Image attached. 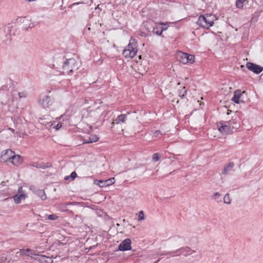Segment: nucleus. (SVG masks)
Instances as JSON below:
<instances>
[{
  "label": "nucleus",
  "mask_w": 263,
  "mask_h": 263,
  "mask_svg": "<svg viewBox=\"0 0 263 263\" xmlns=\"http://www.w3.org/2000/svg\"><path fill=\"white\" fill-rule=\"evenodd\" d=\"M75 216H76V218H78V217H79V216L78 215H76Z\"/></svg>",
  "instance_id": "48"
},
{
  "label": "nucleus",
  "mask_w": 263,
  "mask_h": 263,
  "mask_svg": "<svg viewBox=\"0 0 263 263\" xmlns=\"http://www.w3.org/2000/svg\"><path fill=\"white\" fill-rule=\"evenodd\" d=\"M218 130L223 135L231 134L233 133L230 128L226 124V121H221L217 124Z\"/></svg>",
  "instance_id": "5"
},
{
  "label": "nucleus",
  "mask_w": 263,
  "mask_h": 263,
  "mask_svg": "<svg viewBox=\"0 0 263 263\" xmlns=\"http://www.w3.org/2000/svg\"><path fill=\"white\" fill-rule=\"evenodd\" d=\"M6 259V257H2V262L3 261H5V260Z\"/></svg>",
  "instance_id": "41"
},
{
  "label": "nucleus",
  "mask_w": 263,
  "mask_h": 263,
  "mask_svg": "<svg viewBox=\"0 0 263 263\" xmlns=\"http://www.w3.org/2000/svg\"><path fill=\"white\" fill-rule=\"evenodd\" d=\"M67 205H73V210L76 212H78L81 210V209L84 206V203L83 202H69L66 203Z\"/></svg>",
  "instance_id": "17"
},
{
  "label": "nucleus",
  "mask_w": 263,
  "mask_h": 263,
  "mask_svg": "<svg viewBox=\"0 0 263 263\" xmlns=\"http://www.w3.org/2000/svg\"><path fill=\"white\" fill-rule=\"evenodd\" d=\"M114 182H115L114 178H111L108 179L106 180H95V184H96L97 185H99V186H100L101 187L109 186L110 185L114 184Z\"/></svg>",
  "instance_id": "10"
},
{
  "label": "nucleus",
  "mask_w": 263,
  "mask_h": 263,
  "mask_svg": "<svg viewBox=\"0 0 263 263\" xmlns=\"http://www.w3.org/2000/svg\"><path fill=\"white\" fill-rule=\"evenodd\" d=\"M8 129L10 130L11 132H12L13 133L15 132V130L12 128L9 127L8 128Z\"/></svg>",
  "instance_id": "38"
},
{
  "label": "nucleus",
  "mask_w": 263,
  "mask_h": 263,
  "mask_svg": "<svg viewBox=\"0 0 263 263\" xmlns=\"http://www.w3.org/2000/svg\"><path fill=\"white\" fill-rule=\"evenodd\" d=\"M33 258L42 263H52L53 262L51 257L44 255H37L36 257H34Z\"/></svg>",
  "instance_id": "12"
},
{
  "label": "nucleus",
  "mask_w": 263,
  "mask_h": 263,
  "mask_svg": "<svg viewBox=\"0 0 263 263\" xmlns=\"http://www.w3.org/2000/svg\"><path fill=\"white\" fill-rule=\"evenodd\" d=\"M39 103L44 108H47L51 105L52 101L49 96H44L42 97V98L40 99Z\"/></svg>",
  "instance_id": "11"
},
{
  "label": "nucleus",
  "mask_w": 263,
  "mask_h": 263,
  "mask_svg": "<svg viewBox=\"0 0 263 263\" xmlns=\"http://www.w3.org/2000/svg\"><path fill=\"white\" fill-rule=\"evenodd\" d=\"M129 112H127L125 114H121L115 119V121L117 124L125 123L128 120V116H129Z\"/></svg>",
  "instance_id": "13"
},
{
  "label": "nucleus",
  "mask_w": 263,
  "mask_h": 263,
  "mask_svg": "<svg viewBox=\"0 0 263 263\" xmlns=\"http://www.w3.org/2000/svg\"><path fill=\"white\" fill-rule=\"evenodd\" d=\"M14 155V152L10 149L4 151L1 156V160L4 162L10 161Z\"/></svg>",
  "instance_id": "6"
},
{
  "label": "nucleus",
  "mask_w": 263,
  "mask_h": 263,
  "mask_svg": "<svg viewBox=\"0 0 263 263\" xmlns=\"http://www.w3.org/2000/svg\"><path fill=\"white\" fill-rule=\"evenodd\" d=\"M18 96L20 98H25L27 96V93L25 92H18Z\"/></svg>",
  "instance_id": "34"
},
{
  "label": "nucleus",
  "mask_w": 263,
  "mask_h": 263,
  "mask_svg": "<svg viewBox=\"0 0 263 263\" xmlns=\"http://www.w3.org/2000/svg\"><path fill=\"white\" fill-rule=\"evenodd\" d=\"M48 218L51 220H55L58 218V216L55 214H51L48 215Z\"/></svg>",
  "instance_id": "31"
},
{
  "label": "nucleus",
  "mask_w": 263,
  "mask_h": 263,
  "mask_svg": "<svg viewBox=\"0 0 263 263\" xmlns=\"http://www.w3.org/2000/svg\"><path fill=\"white\" fill-rule=\"evenodd\" d=\"M80 3H74V5H77V4H80Z\"/></svg>",
  "instance_id": "47"
},
{
  "label": "nucleus",
  "mask_w": 263,
  "mask_h": 263,
  "mask_svg": "<svg viewBox=\"0 0 263 263\" xmlns=\"http://www.w3.org/2000/svg\"><path fill=\"white\" fill-rule=\"evenodd\" d=\"M160 25H162V27L160 28V29L162 30V32L163 31L166 30L167 28L168 27V24L167 23H160Z\"/></svg>",
  "instance_id": "30"
},
{
  "label": "nucleus",
  "mask_w": 263,
  "mask_h": 263,
  "mask_svg": "<svg viewBox=\"0 0 263 263\" xmlns=\"http://www.w3.org/2000/svg\"><path fill=\"white\" fill-rule=\"evenodd\" d=\"M126 49H129L130 51L135 52L136 55L138 51L137 43L136 40L135 39H131Z\"/></svg>",
  "instance_id": "15"
},
{
  "label": "nucleus",
  "mask_w": 263,
  "mask_h": 263,
  "mask_svg": "<svg viewBox=\"0 0 263 263\" xmlns=\"http://www.w3.org/2000/svg\"><path fill=\"white\" fill-rule=\"evenodd\" d=\"M245 1V0H236V6L237 8L239 9H241L243 7V3Z\"/></svg>",
  "instance_id": "27"
},
{
  "label": "nucleus",
  "mask_w": 263,
  "mask_h": 263,
  "mask_svg": "<svg viewBox=\"0 0 263 263\" xmlns=\"http://www.w3.org/2000/svg\"><path fill=\"white\" fill-rule=\"evenodd\" d=\"M186 94V91L185 89V87H183L179 92V96L181 99H184Z\"/></svg>",
  "instance_id": "26"
},
{
  "label": "nucleus",
  "mask_w": 263,
  "mask_h": 263,
  "mask_svg": "<svg viewBox=\"0 0 263 263\" xmlns=\"http://www.w3.org/2000/svg\"><path fill=\"white\" fill-rule=\"evenodd\" d=\"M214 16L212 14H206L205 15H200L197 24L202 28L209 29L214 24Z\"/></svg>",
  "instance_id": "2"
},
{
  "label": "nucleus",
  "mask_w": 263,
  "mask_h": 263,
  "mask_svg": "<svg viewBox=\"0 0 263 263\" xmlns=\"http://www.w3.org/2000/svg\"><path fill=\"white\" fill-rule=\"evenodd\" d=\"M67 211L70 213L73 214V212L72 211L67 210Z\"/></svg>",
  "instance_id": "42"
},
{
  "label": "nucleus",
  "mask_w": 263,
  "mask_h": 263,
  "mask_svg": "<svg viewBox=\"0 0 263 263\" xmlns=\"http://www.w3.org/2000/svg\"><path fill=\"white\" fill-rule=\"evenodd\" d=\"M27 197L26 194L23 190L22 186H19L17 191V194L13 196L14 201L15 203L18 204L21 200L25 199Z\"/></svg>",
  "instance_id": "8"
},
{
  "label": "nucleus",
  "mask_w": 263,
  "mask_h": 263,
  "mask_svg": "<svg viewBox=\"0 0 263 263\" xmlns=\"http://www.w3.org/2000/svg\"><path fill=\"white\" fill-rule=\"evenodd\" d=\"M139 59H141V55H139Z\"/></svg>",
  "instance_id": "49"
},
{
  "label": "nucleus",
  "mask_w": 263,
  "mask_h": 263,
  "mask_svg": "<svg viewBox=\"0 0 263 263\" xmlns=\"http://www.w3.org/2000/svg\"><path fill=\"white\" fill-rule=\"evenodd\" d=\"M194 252H195V251L192 250L189 247H185L179 248L174 252H167L165 253V255H169L172 257H174L179 256L181 254L184 256H187Z\"/></svg>",
  "instance_id": "3"
},
{
  "label": "nucleus",
  "mask_w": 263,
  "mask_h": 263,
  "mask_svg": "<svg viewBox=\"0 0 263 263\" xmlns=\"http://www.w3.org/2000/svg\"><path fill=\"white\" fill-rule=\"evenodd\" d=\"M36 195L42 200H45L47 198L45 193L43 190H38L36 191Z\"/></svg>",
  "instance_id": "23"
},
{
  "label": "nucleus",
  "mask_w": 263,
  "mask_h": 263,
  "mask_svg": "<svg viewBox=\"0 0 263 263\" xmlns=\"http://www.w3.org/2000/svg\"><path fill=\"white\" fill-rule=\"evenodd\" d=\"M223 202L226 204H230L231 203V199L230 198L229 194H227L225 195L223 198Z\"/></svg>",
  "instance_id": "29"
},
{
  "label": "nucleus",
  "mask_w": 263,
  "mask_h": 263,
  "mask_svg": "<svg viewBox=\"0 0 263 263\" xmlns=\"http://www.w3.org/2000/svg\"><path fill=\"white\" fill-rule=\"evenodd\" d=\"M226 122V124L228 125V126L230 128L233 133L235 132L240 126L239 123L237 122L235 119H232L231 120Z\"/></svg>",
  "instance_id": "14"
},
{
  "label": "nucleus",
  "mask_w": 263,
  "mask_h": 263,
  "mask_svg": "<svg viewBox=\"0 0 263 263\" xmlns=\"http://www.w3.org/2000/svg\"><path fill=\"white\" fill-rule=\"evenodd\" d=\"M153 33L157 35H161L162 32L159 27H154L152 31Z\"/></svg>",
  "instance_id": "24"
},
{
  "label": "nucleus",
  "mask_w": 263,
  "mask_h": 263,
  "mask_svg": "<svg viewBox=\"0 0 263 263\" xmlns=\"http://www.w3.org/2000/svg\"><path fill=\"white\" fill-rule=\"evenodd\" d=\"M25 252H26V249H20V251L17 252L16 253V256H18L17 255L18 254H20V255H26V254L25 253Z\"/></svg>",
  "instance_id": "33"
},
{
  "label": "nucleus",
  "mask_w": 263,
  "mask_h": 263,
  "mask_svg": "<svg viewBox=\"0 0 263 263\" xmlns=\"http://www.w3.org/2000/svg\"><path fill=\"white\" fill-rule=\"evenodd\" d=\"M219 196H220V194H219L218 192H216V193H215V194H214V196H215V197H219Z\"/></svg>",
  "instance_id": "39"
},
{
  "label": "nucleus",
  "mask_w": 263,
  "mask_h": 263,
  "mask_svg": "<svg viewBox=\"0 0 263 263\" xmlns=\"http://www.w3.org/2000/svg\"><path fill=\"white\" fill-rule=\"evenodd\" d=\"M5 87V85L1 87V90H3V89H4V88Z\"/></svg>",
  "instance_id": "44"
},
{
  "label": "nucleus",
  "mask_w": 263,
  "mask_h": 263,
  "mask_svg": "<svg viewBox=\"0 0 263 263\" xmlns=\"http://www.w3.org/2000/svg\"><path fill=\"white\" fill-rule=\"evenodd\" d=\"M144 219V212L142 211H140L138 215V220H142Z\"/></svg>",
  "instance_id": "32"
},
{
  "label": "nucleus",
  "mask_w": 263,
  "mask_h": 263,
  "mask_svg": "<svg viewBox=\"0 0 263 263\" xmlns=\"http://www.w3.org/2000/svg\"><path fill=\"white\" fill-rule=\"evenodd\" d=\"M69 177V176L65 177V179L67 180Z\"/></svg>",
  "instance_id": "46"
},
{
  "label": "nucleus",
  "mask_w": 263,
  "mask_h": 263,
  "mask_svg": "<svg viewBox=\"0 0 263 263\" xmlns=\"http://www.w3.org/2000/svg\"><path fill=\"white\" fill-rule=\"evenodd\" d=\"M48 124H49V125L50 126H51V125H52V123L51 122H49V123H48Z\"/></svg>",
  "instance_id": "43"
},
{
  "label": "nucleus",
  "mask_w": 263,
  "mask_h": 263,
  "mask_svg": "<svg viewBox=\"0 0 263 263\" xmlns=\"http://www.w3.org/2000/svg\"><path fill=\"white\" fill-rule=\"evenodd\" d=\"M247 68L256 74H259L263 71V67L251 62H247Z\"/></svg>",
  "instance_id": "7"
},
{
  "label": "nucleus",
  "mask_w": 263,
  "mask_h": 263,
  "mask_svg": "<svg viewBox=\"0 0 263 263\" xmlns=\"http://www.w3.org/2000/svg\"><path fill=\"white\" fill-rule=\"evenodd\" d=\"M161 135V133L159 130H156L154 133V136L155 137H158L160 135Z\"/></svg>",
  "instance_id": "36"
},
{
  "label": "nucleus",
  "mask_w": 263,
  "mask_h": 263,
  "mask_svg": "<svg viewBox=\"0 0 263 263\" xmlns=\"http://www.w3.org/2000/svg\"><path fill=\"white\" fill-rule=\"evenodd\" d=\"M26 252H27V253H29V254H26V256H31V257L33 258V257L32 256V255H34L35 256V257H36V255H37L38 254H36L35 253V251L34 250H32L31 249H26Z\"/></svg>",
  "instance_id": "25"
},
{
  "label": "nucleus",
  "mask_w": 263,
  "mask_h": 263,
  "mask_svg": "<svg viewBox=\"0 0 263 263\" xmlns=\"http://www.w3.org/2000/svg\"><path fill=\"white\" fill-rule=\"evenodd\" d=\"M63 63V71L62 73L65 74H69L78 69L79 64L74 58L66 59Z\"/></svg>",
  "instance_id": "1"
},
{
  "label": "nucleus",
  "mask_w": 263,
  "mask_h": 263,
  "mask_svg": "<svg viewBox=\"0 0 263 263\" xmlns=\"http://www.w3.org/2000/svg\"><path fill=\"white\" fill-rule=\"evenodd\" d=\"M98 140L99 138L96 135H93L90 136L88 139H84L83 143H92L98 141Z\"/></svg>",
  "instance_id": "21"
},
{
  "label": "nucleus",
  "mask_w": 263,
  "mask_h": 263,
  "mask_svg": "<svg viewBox=\"0 0 263 263\" xmlns=\"http://www.w3.org/2000/svg\"><path fill=\"white\" fill-rule=\"evenodd\" d=\"M242 93H245V91H243V92H241L240 90H236L234 92V96H233V98L232 99V100L234 102H235L237 104H239L240 102L239 99H240L241 96L242 95Z\"/></svg>",
  "instance_id": "20"
},
{
  "label": "nucleus",
  "mask_w": 263,
  "mask_h": 263,
  "mask_svg": "<svg viewBox=\"0 0 263 263\" xmlns=\"http://www.w3.org/2000/svg\"><path fill=\"white\" fill-rule=\"evenodd\" d=\"M22 159L20 155H14L11 159L10 162H11L13 165L17 166L22 163Z\"/></svg>",
  "instance_id": "19"
},
{
  "label": "nucleus",
  "mask_w": 263,
  "mask_h": 263,
  "mask_svg": "<svg viewBox=\"0 0 263 263\" xmlns=\"http://www.w3.org/2000/svg\"><path fill=\"white\" fill-rule=\"evenodd\" d=\"M31 165L33 167L42 169H46L51 166V164L50 163L45 164L44 163L33 162Z\"/></svg>",
  "instance_id": "18"
},
{
  "label": "nucleus",
  "mask_w": 263,
  "mask_h": 263,
  "mask_svg": "<svg viewBox=\"0 0 263 263\" xmlns=\"http://www.w3.org/2000/svg\"><path fill=\"white\" fill-rule=\"evenodd\" d=\"M160 157L161 155L159 153H157L153 154L152 159L154 162H157L160 160Z\"/></svg>",
  "instance_id": "28"
},
{
  "label": "nucleus",
  "mask_w": 263,
  "mask_h": 263,
  "mask_svg": "<svg viewBox=\"0 0 263 263\" xmlns=\"http://www.w3.org/2000/svg\"><path fill=\"white\" fill-rule=\"evenodd\" d=\"M77 174L75 172H73L71 173L70 176V177L71 178V180H74L76 177H77Z\"/></svg>",
  "instance_id": "35"
},
{
  "label": "nucleus",
  "mask_w": 263,
  "mask_h": 263,
  "mask_svg": "<svg viewBox=\"0 0 263 263\" xmlns=\"http://www.w3.org/2000/svg\"><path fill=\"white\" fill-rule=\"evenodd\" d=\"M234 165L235 164L233 162H229V163L225 165L222 171V174L224 176L228 175L231 172L233 171Z\"/></svg>",
  "instance_id": "16"
},
{
  "label": "nucleus",
  "mask_w": 263,
  "mask_h": 263,
  "mask_svg": "<svg viewBox=\"0 0 263 263\" xmlns=\"http://www.w3.org/2000/svg\"><path fill=\"white\" fill-rule=\"evenodd\" d=\"M62 127V124L61 122H59L57 125L54 127V128L57 129V130H58L61 127Z\"/></svg>",
  "instance_id": "37"
},
{
  "label": "nucleus",
  "mask_w": 263,
  "mask_h": 263,
  "mask_svg": "<svg viewBox=\"0 0 263 263\" xmlns=\"http://www.w3.org/2000/svg\"><path fill=\"white\" fill-rule=\"evenodd\" d=\"M131 249V240L129 238H126L122 241L118 246V250L121 251L130 250Z\"/></svg>",
  "instance_id": "9"
},
{
  "label": "nucleus",
  "mask_w": 263,
  "mask_h": 263,
  "mask_svg": "<svg viewBox=\"0 0 263 263\" xmlns=\"http://www.w3.org/2000/svg\"><path fill=\"white\" fill-rule=\"evenodd\" d=\"M123 55L126 58H133L135 56V52L134 51H130L129 49H125L122 53Z\"/></svg>",
  "instance_id": "22"
},
{
  "label": "nucleus",
  "mask_w": 263,
  "mask_h": 263,
  "mask_svg": "<svg viewBox=\"0 0 263 263\" xmlns=\"http://www.w3.org/2000/svg\"><path fill=\"white\" fill-rule=\"evenodd\" d=\"M177 58L183 64H192L195 62V56L181 51L177 53Z\"/></svg>",
  "instance_id": "4"
},
{
  "label": "nucleus",
  "mask_w": 263,
  "mask_h": 263,
  "mask_svg": "<svg viewBox=\"0 0 263 263\" xmlns=\"http://www.w3.org/2000/svg\"><path fill=\"white\" fill-rule=\"evenodd\" d=\"M115 124H116V122L115 121V120H114V121L111 123V127H112L115 125Z\"/></svg>",
  "instance_id": "40"
},
{
  "label": "nucleus",
  "mask_w": 263,
  "mask_h": 263,
  "mask_svg": "<svg viewBox=\"0 0 263 263\" xmlns=\"http://www.w3.org/2000/svg\"><path fill=\"white\" fill-rule=\"evenodd\" d=\"M146 167H144L143 170V172H145L146 171Z\"/></svg>",
  "instance_id": "45"
}]
</instances>
